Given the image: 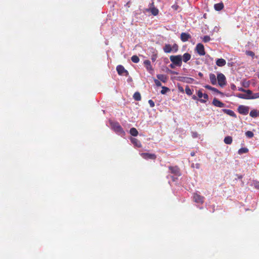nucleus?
Wrapping results in <instances>:
<instances>
[{
	"mask_svg": "<svg viewBox=\"0 0 259 259\" xmlns=\"http://www.w3.org/2000/svg\"><path fill=\"white\" fill-rule=\"evenodd\" d=\"M116 70L118 74L120 75H124L126 76L128 75V72L121 65H119L117 66Z\"/></svg>",
	"mask_w": 259,
	"mask_h": 259,
	"instance_id": "6",
	"label": "nucleus"
},
{
	"mask_svg": "<svg viewBox=\"0 0 259 259\" xmlns=\"http://www.w3.org/2000/svg\"><path fill=\"white\" fill-rule=\"evenodd\" d=\"M223 111L224 113L234 117H236V115L235 112L230 109H223Z\"/></svg>",
	"mask_w": 259,
	"mask_h": 259,
	"instance_id": "16",
	"label": "nucleus"
},
{
	"mask_svg": "<svg viewBox=\"0 0 259 259\" xmlns=\"http://www.w3.org/2000/svg\"><path fill=\"white\" fill-rule=\"evenodd\" d=\"M245 54L248 56H251L252 58L255 56L254 53L251 51H246Z\"/></svg>",
	"mask_w": 259,
	"mask_h": 259,
	"instance_id": "36",
	"label": "nucleus"
},
{
	"mask_svg": "<svg viewBox=\"0 0 259 259\" xmlns=\"http://www.w3.org/2000/svg\"><path fill=\"white\" fill-rule=\"evenodd\" d=\"M144 64L148 71L153 70L152 67L151 65V62L149 60H146L144 61Z\"/></svg>",
	"mask_w": 259,
	"mask_h": 259,
	"instance_id": "17",
	"label": "nucleus"
},
{
	"mask_svg": "<svg viewBox=\"0 0 259 259\" xmlns=\"http://www.w3.org/2000/svg\"><path fill=\"white\" fill-rule=\"evenodd\" d=\"M172 7L175 10H177V7H178V6H175V5H174V6H172Z\"/></svg>",
	"mask_w": 259,
	"mask_h": 259,
	"instance_id": "48",
	"label": "nucleus"
},
{
	"mask_svg": "<svg viewBox=\"0 0 259 259\" xmlns=\"http://www.w3.org/2000/svg\"><path fill=\"white\" fill-rule=\"evenodd\" d=\"M242 92H246L247 94L249 95V99H254L259 98V92L253 94L252 91L249 90H242Z\"/></svg>",
	"mask_w": 259,
	"mask_h": 259,
	"instance_id": "8",
	"label": "nucleus"
},
{
	"mask_svg": "<svg viewBox=\"0 0 259 259\" xmlns=\"http://www.w3.org/2000/svg\"><path fill=\"white\" fill-rule=\"evenodd\" d=\"M185 92H186V93L189 95V96H190L191 95H192V91L190 89V88H189V86H187L186 89H185Z\"/></svg>",
	"mask_w": 259,
	"mask_h": 259,
	"instance_id": "33",
	"label": "nucleus"
},
{
	"mask_svg": "<svg viewBox=\"0 0 259 259\" xmlns=\"http://www.w3.org/2000/svg\"><path fill=\"white\" fill-rule=\"evenodd\" d=\"M150 12L153 15L156 16L158 15L159 13V10H158V9L153 7L150 9Z\"/></svg>",
	"mask_w": 259,
	"mask_h": 259,
	"instance_id": "27",
	"label": "nucleus"
},
{
	"mask_svg": "<svg viewBox=\"0 0 259 259\" xmlns=\"http://www.w3.org/2000/svg\"><path fill=\"white\" fill-rule=\"evenodd\" d=\"M169 91V88L165 87H162V90L160 92L161 94H165L166 93H167L168 91Z\"/></svg>",
	"mask_w": 259,
	"mask_h": 259,
	"instance_id": "34",
	"label": "nucleus"
},
{
	"mask_svg": "<svg viewBox=\"0 0 259 259\" xmlns=\"http://www.w3.org/2000/svg\"><path fill=\"white\" fill-rule=\"evenodd\" d=\"M112 128L118 135L124 136L125 132L123 128L117 122H111L110 123Z\"/></svg>",
	"mask_w": 259,
	"mask_h": 259,
	"instance_id": "1",
	"label": "nucleus"
},
{
	"mask_svg": "<svg viewBox=\"0 0 259 259\" xmlns=\"http://www.w3.org/2000/svg\"><path fill=\"white\" fill-rule=\"evenodd\" d=\"M198 75H199L200 77H202L203 76V74H202L201 72H199V73H198Z\"/></svg>",
	"mask_w": 259,
	"mask_h": 259,
	"instance_id": "49",
	"label": "nucleus"
},
{
	"mask_svg": "<svg viewBox=\"0 0 259 259\" xmlns=\"http://www.w3.org/2000/svg\"><path fill=\"white\" fill-rule=\"evenodd\" d=\"M157 78L160 81H162L163 82H165L167 81V77L166 75L164 74H157Z\"/></svg>",
	"mask_w": 259,
	"mask_h": 259,
	"instance_id": "21",
	"label": "nucleus"
},
{
	"mask_svg": "<svg viewBox=\"0 0 259 259\" xmlns=\"http://www.w3.org/2000/svg\"><path fill=\"white\" fill-rule=\"evenodd\" d=\"M192 99H193V100H198L197 97L196 96H195V95H193V96H192Z\"/></svg>",
	"mask_w": 259,
	"mask_h": 259,
	"instance_id": "47",
	"label": "nucleus"
},
{
	"mask_svg": "<svg viewBox=\"0 0 259 259\" xmlns=\"http://www.w3.org/2000/svg\"><path fill=\"white\" fill-rule=\"evenodd\" d=\"M168 169L170 173L175 175L176 176H180L181 175L180 169L177 166H170L168 167Z\"/></svg>",
	"mask_w": 259,
	"mask_h": 259,
	"instance_id": "7",
	"label": "nucleus"
},
{
	"mask_svg": "<svg viewBox=\"0 0 259 259\" xmlns=\"http://www.w3.org/2000/svg\"><path fill=\"white\" fill-rule=\"evenodd\" d=\"M152 50H153V54L151 56V60L153 62H154L157 58V51L153 48H152Z\"/></svg>",
	"mask_w": 259,
	"mask_h": 259,
	"instance_id": "24",
	"label": "nucleus"
},
{
	"mask_svg": "<svg viewBox=\"0 0 259 259\" xmlns=\"http://www.w3.org/2000/svg\"><path fill=\"white\" fill-rule=\"evenodd\" d=\"M242 90H244V89H242V88H241V89H239V91H242Z\"/></svg>",
	"mask_w": 259,
	"mask_h": 259,
	"instance_id": "53",
	"label": "nucleus"
},
{
	"mask_svg": "<svg viewBox=\"0 0 259 259\" xmlns=\"http://www.w3.org/2000/svg\"><path fill=\"white\" fill-rule=\"evenodd\" d=\"M148 103H149V105H150V106L151 107H154V106H155V103H154V101H153V100H149L148 101Z\"/></svg>",
	"mask_w": 259,
	"mask_h": 259,
	"instance_id": "41",
	"label": "nucleus"
},
{
	"mask_svg": "<svg viewBox=\"0 0 259 259\" xmlns=\"http://www.w3.org/2000/svg\"><path fill=\"white\" fill-rule=\"evenodd\" d=\"M195 51L201 56H204L205 54L204 46L201 43H199L196 45Z\"/></svg>",
	"mask_w": 259,
	"mask_h": 259,
	"instance_id": "5",
	"label": "nucleus"
},
{
	"mask_svg": "<svg viewBox=\"0 0 259 259\" xmlns=\"http://www.w3.org/2000/svg\"><path fill=\"white\" fill-rule=\"evenodd\" d=\"M141 156L145 159H153L154 160L156 158V155L155 154L142 153L141 154Z\"/></svg>",
	"mask_w": 259,
	"mask_h": 259,
	"instance_id": "9",
	"label": "nucleus"
},
{
	"mask_svg": "<svg viewBox=\"0 0 259 259\" xmlns=\"http://www.w3.org/2000/svg\"><path fill=\"white\" fill-rule=\"evenodd\" d=\"M248 152V149L247 148H240L238 151V153L239 154H242L243 153H246Z\"/></svg>",
	"mask_w": 259,
	"mask_h": 259,
	"instance_id": "28",
	"label": "nucleus"
},
{
	"mask_svg": "<svg viewBox=\"0 0 259 259\" xmlns=\"http://www.w3.org/2000/svg\"><path fill=\"white\" fill-rule=\"evenodd\" d=\"M232 141V138L231 136H227L224 140V143L226 144H231Z\"/></svg>",
	"mask_w": 259,
	"mask_h": 259,
	"instance_id": "26",
	"label": "nucleus"
},
{
	"mask_svg": "<svg viewBox=\"0 0 259 259\" xmlns=\"http://www.w3.org/2000/svg\"><path fill=\"white\" fill-rule=\"evenodd\" d=\"M212 91L215 92V93H217L218 94H222V93L220 91H219L217 89L215 88H212Z\"/></svg>",
	"mask_w": 259,
	"mask_h": 259,
	"instance_id": "42",
	"label": "nucleus"
},
{
	"mask_svg": "<svg viewBox=\"0 0 259 259\" xmlns=\"http://www.w3.org/2000/svg\"><path fill=\"white\" fill-rule=\"evenodd\" d=\"M204 88L209 90H210L211 91L212 90V89L213 87H211L210 85H204Z\"/></svg>",
	"mask_w": 259,
	"mask_h": 259,
	"instance_id": "43",
	"label": "nucleus"
},
{
	"mask_svg": "<svg viewBox=\"0 0 259 259\" xmlns=\"http://www.w3.org/2000/svg\"><path fill=\"white\" fill-rule=\"evenodd\" d=\"M192 167H194V164H192Z\"/></svg>",
	"mask_w": 259,
	"mask_h": 259,
	"instance_id": "54",
	"label": "nucleus"
},
{
	"mask_svg": "<svg viewBox=\"0 0 259 259\" xmlns=\"http://www.w3.org/2000/svg\"><path fill=\"white\" fill-rule=\"evenodd\" d=\"M199 166H200L199 164L197 163V164H196V167L197 168H199Z\"/></svg>",
	"mask_w": 259,
	"mask_h": 259,
	"instance_id": "52",
	"label": "nucleus"
},
{
	"mask_svg": "<svg viewBox=\"0 0 259 259\" xmlns=\"http://www.w3.org/2000/svg\"><path fill=\"white\" fill-rule=\"evenodd\" d=\"M250 116L252 117H256L258 116V113L256 110H252L250 112Z\"/></svg>",
	"mask_w": 259,
	"mask_h": 259,
	"instance_id": "30",
	"label": "nucleus"
},
{
	"mask_svg": "<svg viewBox=\"0 0 259 259\" xmlns=\"http://www.w3.org/2000/svg\"><path fill=\"white\" fill-rule=\"evenodd\" d=\"M172 47V51H173L174 52H177L178 50L179 47L177 44H174Z\"/></svg>",
	"mask_w": 259,
	"mask_h": 259,
	"instance_id": "38",
	"label": "nucleus"
},
{
	"mask_svg": "<svg viewBox=\"0 0 259 259\" xmlns=\"http://www.w3.org/2000/svg\"><path fill=\"white\" fill-rule=\"evenodd\" d=\"M214 7L215 10L221 11L223 9L224 5L222 3H218L214 5Z\"/></svg>",
	"mask_w": 259,
	"mask_h": 259,
	"instance_id": "23",
	"label": "nucleus"
},
{
	"mask_svg": "<svg viewBox=\"0 0 259 259\" xmlns=\"http://www.w3.org/2000/svg\"><path fill=\"white\" fill-rule=\"evenodd\" d=\"M193 199L196 203L202 204L204 202V197L197 193H194L193 195Z\"/></svg>",
	"mask_w": 259,
	"mask_h": 259,
	"instance_id": "4",
	"label": "nucleus"
},
{
	"mask_svg": "<svg viewBox=\"0 0 259 259\" xmlns=\"http://www.w3.org/2000/svg\"><path fill=\"white\" fill-rule=\"evenodd\" d=\"M237 97L241 99H249V95L247 94V95L239 94L237 95Z\"/></svg>",
	"mask_w": 259,
	"mask_h": 259,
	"instance_id": "32",
	"label": "nucleus"
},
{
	"mask_svg": "<svg viewBox=\"0 0 259 259\" xmlns=\"http://www.w3.org/2000/svg\"><path fill=\"white\" fill-rule=\"evenodd\" d=\"M191 37L190 34L186 32H182L181 34V39L183 42L188 41Z\"/></svg>",
	"mask_w": 259,
	"mask_h": 259,
	"instance_id": "11",
	"label": "nucleus"
},
{
	"mask_svg": "<svg viewBox=\"0 0 259 259\" xmlns=\"http://www.w3.org/2000/svg\"><path fill=\"white\" fill-rule=\"evenodd\" d=\"M202 40L204 42H207L210 40V37L208 35H205L203 37Z\"/></svg>",
	"mask_w": 259,
	"mask_h": 259,
	"instance_id": "37",
	"label": "nucleus"
},
{
	"mask_svg": "<svg viewBox=\"0 0 259 259\" xmlns=\"http://www.w3.org/2000/svg\"><path fill=\"white\" fill-rule=\"evenodd\" d=\"M238 178L239 179H241L242 178V175H237Z\"/></svg>",
	"mask_w": 259,
	"mask_h": 259,
	"instance_id": "50",
	"label": "nucleus"
},
{
	"mask_svg": "<svg viewBox=\"0 0 259 259\" xmlns=\"http://www.w3.org/2000/svg\"><path fill=\"white\" fill-rule=\"evenodd\" d=\"M212 104L218 107H224L225 106V104L217 99V98H214L212 101Z\"/></svg>",
	"mask_w": 259,
	"mask_h": 259,
	"instance_id": "12",
	"label": "nucleus"
},
{
	"mask_svg": "<svg viewBox=\"0 0 259 259\" xmlns=\"http://www.w3.org/2000/svg\"><path fill=\"white\" fill-rule=\"evenodd\" d=\"M209 79L210 81L212 84L215 85L217 84V78L215 75L214 74L210 73L209 74Z\"/></svg>",
	"mask_w": 259,
	"mask_h": 259,
	"instance_id": "20",
	"label": "nucleus"
},
{
	"mask_svg": "<svg viewBox=\"0 0 259 259\" xmlns=\"http://www.w3.org/2000/svg\"><path fill=\"white\" fill-rule=\"evenodd\" d=\"M130 140L135 147L138 148L142 147V144L141 142L137 139L135 138H131Z\"/></svg>",
	"mask_w": 259,
	"mask_h": 259,
	"instance_id": "13",
	"label": "nucleus"
},
{
	"mask_svg": "<svg viewBox=\"0 0 259 259\" xmlns=\"http://www.w3.org/2000/svg\"><path fill=\"white\" fill-rule=\"evenodd\" d=\"M182 60L184 62L186 63L187 61H188L189 60H190V59L191 58V56L189 53H186L183 55V56H182Z\"/></svg>",
	"mask_w": 259,
	"mask_h": 259,
	"instance_id": "19",
	"label": "nucleus"
},
{
	"mask_svg": "<svg viewBox=\"0 0 259 259\" xmlns=\"http://www.w3.org/2000/svg\"><path fill=\"white\" fill-rule=\"evenodd\" d=\"M245 135L249 138H252L254 136V134L253 133L251 132V131H247L246 133H245Z\"/></svg>",
	"mask_w": 259,
	"mask_h": 259,
	"instance_id": "35",
	"label": "nucleus"
},
{
	"mask_svg": "<svg viewBox=\"0 0 259 259\" xmlns=\"http://www.w3.org/2000/svg\"><path fill=\"white\" fill-rule=\"evenodd\" d=\"M202 97H203V99H201L200 100V102L203 103H206V100H207L208 99V95L207 94L204 93V94H203Z\"/></svg>",
	"mask_w": 259,
	"mask_h": 259,
	"instance_id": "29",
	"label": "nucleus"
},
{
	"mask_svg": "<svg viewBox=\"0 0 259 259\" xmlns=\"http://www.w3.org/2000/svg\"><path fill=\"white\" fill-rule=\"evenodd\" d=\"M191 154V155L192 156H194L195 155V152H191V154Z\"/></svg>",
	"mask_w": 259,
	"mask_h": 259,
	"instance_id": "51",
	"label": "nucleus"
},
{
	"mask_svg": "<svg viewBox=\"0 0 259 259\" xmlns=\"http://www.w3.org/2000/svg\"><path fill=\"white\" fill-rule=\"evenodd\" d=\"M133 98L135 99V100L137 101H140L141 100V96L140 93L138 92H136L134 94Z\"/></svg>",
	"mask_w": 259,
	"mask_h": 259,
	"instance_id": "25",
	"label": "nucleus"
},
{
	"mask_svg": "<svg viewBox=\"0 0 259 259\" xmlns=\"http://www.w3.org/2000/svg\"><path fill=\"white\" fill-rule=\"evenodd\" d=\"M258 17H259V14L258 15Z\"/></svg>",
	"mask_w": 259,
	"mask_h": 259,
	"instance_id": "55",
	"label": "nucleus"
},
{
	"mask_svg": "<svg viewBox=\"0 0 259 259\" xmlns=\"http://www.w3.org/2000/svg\"><path fill=\"white\" fill-rule=\"evenodd\" d=\"M217 80L218 84L221 87H224L227 84L225 76L222 73H219L217 74Z\"/></svg>",
	"mask_w": 259,
	"mask_h": 259,
	"instance_id": "3",
	"label": "nucleus"
},
{
	"mask_svg": "<svg viewBox=\"0 0 259 259\" xmlns=\"http://www.w3.org/2000/svg\"><path fill=\"white\" fill-rule=\"evenodd\" d=\"M170 60L174 65L180 67L182 64V57L181 55L170 56Z\"/></svg>",
	"mask_w": 259,
	"mask_h": 259,
	"instance_id": "2",
	"label": "nucleus"
},
{
	"mask_svg": "<svg viewBox=\"0 0 259 259\" xmlns=\"http://www.w3.org/2000/svg\"><path fill=\"white\" fill-rule=\"evenodd\" d=\"M231 88L232 90H235L236 89V86L233 84L231 85Z\"/></svg>",
	"mask_w": 259,
	"mask_h": 259,
	"instance_id": "45",
	"label": "nucleus"
},
{
	"mask_svg": "<svg viewBox=\"0 0 259 259\" xmlns=\"http://www.w3.org/2000/svg\"><path fill=\"white\" fill-rule=\"evenodd\" d=\"M154 82L156 84V86L157 87H161V83L160 82V81H159V80L158 79H154Z\"/></svg>",
	"mask_w": 259,
	"mask_h": 259,
	"instance_id": "39",
	"label": "nucleus"
},
{
	"mask_svg": "<svg viewBox=\"0 0 259 259\" xmlns=\"http://www.w3.org/2000/svg\"><path fill=\"white\" fill-rule=\"evenodd\" d=\"M179 80L189 83H192L194 80L193 78L188 77H180Z\"/></svg>",
	"mask_w": 259,
	"mask_h": 259,
	"instance_id": "14",
	"label": "nucleus"
},
{
	"mask_svg": "<svg viewBox=\"0 0 259 259\" xmlns=\"http://www.w3.org/2000/svg\"><path fill=\"white\" fill-rule=\"evenodd\" d=\"M178 89H179V91L182 93H184V90L183 88V87H181V86H179L178 87Z\"/></svg>",
	"mask_w": 259,
	"mask_h": 259,
	"instance_id": "44",
	"label": "nucleus"
},
{
	"mask_svg": "<svg viewBox=\"0 0 259 259\" xmlns=\"http://www.w3.org/2000/svg\"><path fill=\"white\" fill-rule=\"evenodd\" d=\"M130 134L134 137H136L138 135L139 133L136 128L132 127L130 130Z\"/></svg>",
	"mask_w": 259,
	"mask_h": 259,
	"instance_id": "22",
	"label": "nucleus"
},
{
	"mask_svg": "<svg viewBox=\"0 0 259 259\" xmlns=\"http://www.w3.org/2000/svg\"><path fill=\"white\" fill-rule=\"evenodd\" d=\"M226 64V61L225 59L223 58L218 59L216 61V64L217 66L219 67H223L225 66Z\"/></svg>",
	"mask_w": 259,
	"mask_h": 259,
	"instance_id": "15",
	"label": "nucleus"
},
{
	"mask_svg": "<svg viewBox=\"0 0 259 259\" xmlns=\"http://www.w3.org/2000/svg\"><path fill=\"white\" fill-rule=\"evenodd\" d=\"M203 94L202 93V90H199L197 92V96H198V97L199 98H202V97H203Z\"/></svg>",
	"mask_w": 259,
	"mask_h": 259,
	"instance_id": "40",
	"label": "nucleus"
},
{
	"mask_svg": "<svg viewBox=\"0 0 259 259\" xmlns=\"http://www.w3.org/2000/svg\"><path fill=\"white\" fill-rule=\"evenodd\" d=\"M163 49L165 53H169L172 52V47L169 44H165Z\"/></svg>",
	"mask_w": 259,
	"mask_h": 259,
	"instance_id": "18",
	"label": "nucleus"
},
{
	"mask_svg": "<svg viewBox=\"0 0 259 259\" xmlns=\"http://www.w3.org/2000/svg\"><path fill=\"white\" fill-rule=\"evenodd\" d=\"M175 65H174L172 63L170 64L169 66L171 68H174L175 67Z\"/></svg>",
	"mask_w": 259,
	"mask_h": 259,
	"instance_id": "46",
	"label": "nucleus"
},
{
	"mask_svg": "<svg viewBox=\"0 0 259 259\" xmlns=\"http://www.w3.org/2000/svg\"><path fill=\"white\" fill-rule=\"evenodd\" d=\"M238 110V112L240 114L247 115L249 112V107L243 105H240L239 106Z\"/></svg>",
	"mask_w": 259,
	"mask_h": 259,
	"instance_id": "10",
	"label": "nucleus"
},
{
	"mask_svg": "<svg viewBox=\"0 0 259 259\" xmlns=\"http://www.w3.org/2000/svg\"><path fill=\"white\" fill-rule=\"evenodd\" d=\"M131 60L134 63H137L139 62L140 59L137 55H134L132 57Z\"/></svg>",
	"mask_w": 259,
	"mask_h": 259,
	"instance_id": "31",
	"label": "nucleus"
}]
</instances>
